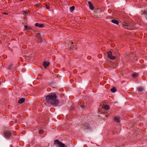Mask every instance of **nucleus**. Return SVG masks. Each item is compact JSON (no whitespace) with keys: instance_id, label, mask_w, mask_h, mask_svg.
Listing matches in <instances>:
<instances>
[{"instance_id":"15","label":"nucleus","mask_w":147,"mask_h":147,"mask_svg":"<svg viewBox=\"0 0 147 147\" xmlns=\"http://www.w3.org/2000/svg\"><path fill=\"white\" fill-rule=\"evenodd\" d=\"M111 91L112 92L114 93L116 91V89L115 87H113L111 89Z\"/></svg>"},{"instance_id":"6","label":"nucleus","mask_w":147,"mask_h":147,"mask_svg":"<svg viewBox=\"0 0 147 147\" xmlns=\"http://www.w3.org/2000/svg\"><path fill=\"white\" fill-rule=\"evenodd\" d=\"M114 120L115 121L118 123H119L120 122V117L119 116H115L114 117Z\"/></svg>"},{"instance_id":"10","label":"nucleus","mask_w":147,"mask_h":147,"mask_svg":"<svg viewBox=\"0 0 147 147\" xmlns=\"http://www.w3.org/2000/svg\"><path fill=\"white\" fill-rule=\"evenodd\" d=\"M25 98H21L19 100L18 102L19 104H22L25 101Z\"/></svg>"},{"instance_id":"3","label":"nucleus","mask_w":147,"mask_h":147,"mask_svg":"<svg viewBox=\"0 0 147 147\" xmlns=\"http://www.w3.org/2000/svg\"><path fill=\"white\" fill-rule=\"evenodd\" d=\"M4 134L6 138H9L11 137L12 133L11 132L8 130H5L4 132Z\"/></svg>"},{"instance_id":"12","label":"nucleus","mask_w":147,"mask_h":147,"mask_svg":"<svg viewBox=\"0 0 147 147\" xmlns=\"http://www.w3.org/2000/svg\"><path fill=\"white\" fill-rule=\"evenodd\" d=\"M13 66V64H9L7 66V68L9 69H11L12 67Z\"/></svg>"},{"instance_id":"1","label":"nucleus","mask_w":147,"mask_h":147,"mask_svg":"<svg viewBox=\"0 0 147 147\" xmlns=\"http://www.w3.org/2000/svg\"><path fill=\"white\" fill-rule=\"evenodd\" d=\"M55 94H49L46 96V100L49 104L56 106L58 104V100L56 99Z\"/></svg>"},{"instance_id":"25","label":"nucleus","mask_w":147,"mask_h":147,"mask_svg":"<svg viewBox=\"0 0 147 147\" xmlns=\"http://www.w3.org/2000/svg\"><path fill=\"white\" fill-rule=\"evenodd\" d=\"M3 13L4 14H8V13Z\"/></svg>"},{"instance_id":"27","label":"nucleus","mask_w":147,"mask_h":147,"mask_svg":"<svg viewBox=\"0 0 147 147\" xmlns=\"http://www.w3.org/2000/svg\"><path fill=\"white\" fill-rule=\"evenodd\" d=\"M17 120H15V123H17Z\"/></svg>"},{"instance_id":"26","label":"nucleus","mask_w":147,"mask_h":147,"mask_svg":"<svg viewBox=\"0 0 147 147\" xmlns=\"http://www.w3.org/2000/svg\"><path fill=\"white\" fill-rule=\"evenodd\" d=\"M71 44H73V42H70V43H69V44H71Z\"/></svg>"},{"instance_id":"2","label":"nucleus","mask_w":147,"mask_h":147,"mask_svg":"<svg viewBox=\"0 0 147 147\" xmlns=\"http://www.w3.org/2000/svg\"><path fill=\"white\" fill-rule=\"evenodd\" d=\"M54 144L56 145L57 147H67V146L58 140H54Z\"/></svg>"},{"instance_id":"5","label":"nucleus","mask_w":147,"mask_h":147,"mask_svg":"<svg viewBox=\"0 0 147 147\" xmlns=\"http://www.w3.org/2000/svg\"><path fill=\"white\" fill-rule=\"evenodd\" d=\"M107 55L108 57L111 59L114 60L115 59L116 57L112 55V53L111 51H108L107 53Z\"/></svg>"},{"instance_id":"24","label":"nucleus","mask_w":147,"mask_h":147,"mask_svg":"<svg viewBox=\"0 0 147 147\" xmlns=\"http://www.w3.org/2000/svg\"><path fill=\"white\" fill-rule=\"evenodd\" d=\"M23 14H25L27 13H28L26 11H23Z\"/></svg>"},{"instance_id":"18","label":"nucleus","mask_w":147,"mask_h":147,"mask_svg":"<svg viewBox=\"0 0 147 147\" xmlns=\"http://www.w3.org/2000/svg\"><path fill=\"white\" fill-rule=\"evenodd\" d=\"M38 132L39 134H42L44 132V131L42 129H40L38 131Z\"/></svg>"},{"instance_id":"23","label":"nucleus","mask_w":147,"mask_h":147,"mask_svg":"<svg viewBox=\"0 0 147 147\" xmlns=\"http://www.w3.org/2000/svg\"><path fill=\"white\" fill-rule=\"evenodd\" d=\"M45 6H46V9H49L50 7H49V6H48V5H46Z\"/></svg>"},{"instance_id":"19","label":"nucleus","mask_w":147,"mask_h":147,"mask_svg":"<svg viewBox=\"0 0 147 147\" xmlns=\"http://www.w3.org/2000/svg\"><path fill=\"white\" fill-rule=\"evenodd\" d=\"M24 28L25 30H30V28L28 27L27 25H25L24 26Z\"/></svg>"},{"instance_id":"7","label":"nucleus","mask_w":147,"mask_h":147,"mask_svg":"<svg viewBox=\"0 0 147 147\" xmlns=\"http://www.w3.org/2000/svg\"><path fill=\"white\" fill-rule=\"evenodd\" d=\"M50 63L49 62L44 61L43 63V65L45 68H47L49 65Z\"/></svg>"},{"instance_id":"9","label":"nucleus","mask_w":147,"mask_h":147,"mask_svg":"<svg viewBox=\"0 0 147 147\" xmlns=\"http://www.w3.org/2000/svg\"><path fill=\"white\" fill-rule=\"evenodd\" d=\"M35 25V26L40 28H43L44 26V25L42 24H39L38 23H36Z\"/></svg>"},{"instance_id":"30","label":"nucleus","mask_w":147,"mask_h":147,"mask_svg":"<svg viewBox=\"0 0 147 147\" xmlns=\"http://www.w3.org/2000/svg\"><path fill=\"white\" fill-rule=\"evenodd\" d=\"M42 42V41H41L40 42Z\"/></svg>"},{"instance_id":"29","label":"nucleus","mask_w":147,"mask_h":147,"mask_svg":"<svg viewBox=\"0 0 147 147\" xmlns=\"http://www.w3.org/2000/svg\"><path fill=\"white\" fill-rule=\"evenodd\" d=\"M24 0H20V1H23Z\"/></svg>"},{"instance_id":"17","label":"nucleus","mask_w":147,"mask_h":147,"mask_svg":"<svg viewBox=\"0 0 147 147\" xmlns=\"http://www.w3.org/2000/svg\"><path fill=\"white\" fill-rule=\"evenodd\" d=\"M74 9L75 7L74 6H72L70 7V10L71 12H72Z\"/></svg>"},{"instance_id":"16","label":"nucleus","mask_w":147,"mask_h":147,"mask_svg":"<svg viewBox=\"0 0 147 147\" xmlns=\"http://www.w3.org/2000/svg\"><path fill=\"white\" fill-rule=\"evenodd\" d=\"M137 89L139 92H142L143 90V88L142 87H139Z\"/></svg>"},{"instance_id":"13","label":"nucleus","mask_w":147,"mask_h":147,"mask_svg":"<svg viewBox=\"0 0 147 147\" xmlns=\"http://www.w3.org/2000/svg\"><path fill=\"white\" fill-rule=\"evenodd\" d=\"M111 22L117 25L119 24L118 21L116 20H111Z\"/></svg>"},{"instance_id":"11","label":"nucleus","mask_w":147,"mask_h":147,"mask_svg":"<svg viewBox=\"0 0 147 147\" xmlns=\"http://www.w3.org/2000/svg\"><path fill=\"white\" fill-rule=\"evenodd\" d=\"M142 14L145 17L146 19L147 20V12L146 11H144L142 12Z\"/></svg>"},{"instance_id":"20","label":"nucleus","mask_w":147,"mask_h":147,"mask_svg":"<svg viewBox=\"0 0 147 147\" xmlns=\"http://www.w3.org/2000/svg\"><path fill=\"white\" fill-rule=\"evenodd\" d=\"M36 37L38 38V39H39L40 38V33H38L37 34L36 36Z\"/></svg>"},{"instance_id":"4","label":"nucleus","mask_w":147,"mask_h":147,"mask_svg":"<svg viewBox=\"0 0 147 147\" xmlns=\"http://www.w3.org/2000/svg\"><path fill=\"white\" fill-rule=\"evenodd\" d=\"M132 25L131 24L124 23L122 24V26L124 28L129 30L132 29Z\"/></svg>"},{"instance_id":"8","label":"nucleus","mask_w":147,"mask_h":147,"mask_svg":"<svg viewBox=\"0 0 147 147\" xmlns=\"http://www.w3.org/2000/svg\"><path fill=\"white\" fill-rule=\"evenodd\" d=\"M88 3L89 5L90 9L92 10H93L94 9V7L92 5V4L91 2L88 1Z\"/></svg>"},{"instance_id":"14","label":"nucleus","mask_w":147,"mask_h":147,"mask_svg":"<svg viewBox=\"0 0 147 147\" xmlns=\"http://www.w3.org/2000/svg\"><path fill=\"white\" fill-rule=\"evenodd\" d=\"M103 108L106 110H108L109 109V107L107 105H104Z\"/></svg>"},{"instance_id":"21","label":"nucleus","mask_w":147,"mask_h":147,"mask_svg":"<svg viewBox=\"0 0 147 147\" xmlns=\"http://www.w3.org/2000/svg\"><path fill=\"white\" fill-rule=\"evenodd\" d=\"M137 75V74L136 73H134L132 74L133 77H136Z\"/></svg>"},{"instance_id":"22","label":"nucleus","mask_w":147,"mask_h":147,"mask_svg":"<svg viewBox=\"0 0 147 147\" xmlns=\"http://www.w3.org/2000/svg\"><path fill=\"white\" fill-rule=\"evenodd\" d=\"M80 107L82 109L84 108L85 107V106H84L83 105H80Z\"/></svg>"},{"instance_id":"28","label":"nucleus","mask_w":147,"mask_h":147,"mask_svg":"<svg viewBox=\"0 0 147 147\" xmlns=\"http://www.w3.org/2000/svg\"><path fill=\"white\" fill-rule=\"evenodd\" d=\"M109 115V114H108V115H107V114L106 115L107 116H108Z\"/></svg>"}]
</instances>
